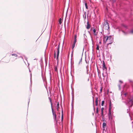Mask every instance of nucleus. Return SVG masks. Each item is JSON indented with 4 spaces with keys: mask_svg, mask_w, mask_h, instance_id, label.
<instances>
[{
    "mask_svg": "<svg viewBox=\"0 0 133 133\" xmlns=\"http://www.w3.org/2000/svg\"><path fill=\"white\" fill-rule=\"evenodd\" d=\"M90 28V24L88 22L87 23V25L86 28L87 29H89Z\"/></svg>",
    "mask_w": 133,
    "mask_h": 133,
    "instance_id": "obj_8",
    "label": "nucleus"
},
{
    "mask_svg": "<svg viewBox=\"0 0 133 133\" xmlns=\"http://www.w3.org/2000/svg\"><path fill=\"white\" fill-rule=\"evenodd\" d=\"M104 103V101H103L102 102V103H101L102 106H103Z\"/></svg>",
    "mask_w": 133,
    "mask_h": 133,
    "instance_id": "obj_16",
    "label": "nucleus"
},
{
    "mask_svg": "<svg viewBox=\"0 0 133 133\" xmlns=\"http://www.w3.org/2000/svg\"><path fill=\"white\" fill-rule=\"evenodd\" d=\"M102 90V88H101L100 89V91L101 92Z\"/></svg>",
    "mask_w": 133,
    "mask_h": 133,
    "instance_id": "obj_29",
    "label": "nucleus"
},
{
    "mask_svg": "<svg viewBox=\"0 0 133 133\" xmlns=\"http://www.w3.org/2000/svg\"><path fill=\"white\" fill-rule=\"evenodd\" d=\"M99 45H97V47H96V49L97 50H99Z\"/></svg>",
    "mask_w": 133,
    "mask_h": 133,
    "instance_id": "obj_17",
    "label": "nucleus"
},
{
    "mask_svg": "<svg viewBox=\"0 0 133 133\" xmlns=\"http://www.w3.org/2000/svg\"><path fill=\"white\" fill-rule=\"evenodd\" d=\"M51 108H52V114H53V115H54V109L52 108V107H51Z\"/></svg>",
    "mask_w": 133,
    "mask_h": 133,
    "instance_id": "obj_23",
    "label": "nucleus"
},
{
    "mask_svg": "<svg viewBox=\"0 0 133 133\" xmlns=\"http://www.w3.org/2000/svg\"><path fill=\"white\" fill-rule=\"evenodd\" d=\"M57 105L58 107L59 106V104L58 103L57 104Z\"/></svg>",
    "mask_w": 133,
    "mask_h": 133,
    "instance_id": "obj_31",
    "label": "nucleus"
},
{
    "mask_svg": "<svg viewBox=\"0 0 133 133\" xmlns=\"http://www.w3.org/2000/svg\"><path fill=\"white\" fill-rule=\"evenodd\" d=\"M82 62V59L81 58V59H80V61L79 62V64L81 62Z\"/></svg>",
    "mask_w": 133,
    "mask_h": 133,
    "instance_id": "obj_26",
    "label": "nucleus"
},
{
    "mask_svg": "<svg viewBox=\"0 0 133 133\" xmlns=\"http://www.w3.org/2000/svg\"><path fill=\"white\" fill-rule=\"evenodd\" d=\"M77 41V39H74V42L73 43H76Z\"/></svg>",
    "mask_w": 133,
    "mask_h": 133,
    "instance_id": "obj_22",
    "label": "nucleus"
},
{
    "mask_svg": "<svg viewBox=\"0 0 133 133\" xmlns=\"http://www.w3.org/2000/svg\"><path fill=\"white\" fill-rule=\"evenodd\" d=\"M122 26L123 29L122 30V32L123 33L124 35L127 34L128 32H126L124 30H126V29H127V26L124 24H123L122 25Z\"/></svg>",
    "mask_w": 133,
    "mask_h": 133,
    "instance_id": "obj_5",
    "label": "nucleus"
},
{
    "mask_svg": "<svg viewBox=\"0 0 133 133\" xmlns=\"http://www.w3.org/2000/svg\"><path fill=\"white\" fill-rule=\"evenodd\" d=\"M57 68L56 67L55 68V71H57Z\"/></svg>",
    "mask_w": 133,
    "mask_h": 133,
    "instance_id": "obj_27",
    "label": "nucleus"
},
{
    "mask_svg": "<svg viewBox=\"0 0 133 133\" xmlns=\"http://www.w3.org/2000/svg\"><path fill=\"white\" fill-rule=\"evenodd\" d=\"M12 56H14L15 57H17V55L16 54H12Z\"/></svg>",
    "mask_w": 133,
    "mask_h": 133,
    "instance_id": "obj_20",
    "label": "nucleus"
},
{
    "mask_svg": "<svg viewBox=\"0 0 133 133\" xmlns=\"http://www.w3.org/2000/svg\"><path fill=\"white\" fill-rule=\"evenodd\" d=\"M98 108L97 107L96 108V112L97 113H98Z\"/></svg>",
    "mask_w": 133,
    "mask_h": 133,
    "instance_id": "obj_24",
    "label": "nucleus"
},
{
    "mask_svg": "<svg viewBox=\"0 0 133 133\" xmlns=\"http://www.w3.org/2000/svg\"><path fill=\"white\" fill-rule=\"evenodd\" d=\"M93 32L94 36H96L97 35V32H96V30L95 29L93 30Z\"/></svg>",
    "mask_w": 133,
    "mask_h": 133,
    "instance_id": "obj_7",
    "label": "nucleus"
},
{
    "mask_svg": "<svg viewBox=\"0 0 133 133\" xmlns=\"http://www.w3.org/2000/svg\"><path fill=\"white\" fill-rule=\"evenodd\" d=\"M77 38V35H75L74 36V39H76Z\"/></svg>",
    "mask_w": 133,
    "mask_h": 133,
    "instance_id": "obj_21",
    "label": "nucleus"
},
{
    "mask_svg": "<svg viewBox=\"0 0 133 133\" xmlns=\"http://www.w3.org/2000/svg\"><path fill=\"white\" fill-rule=\"evenodd\" d=\"M59 22L60 24H61L62 23V19L61 18H60L59 19Z\"/></svg>",
    "mask_w": 133,
    "mask_h": 133,
    "instance_id": "obj_13",
    "label": "nucleus"
},
{
    "mask_svg": "<svg viewBox=\"0 0 133 133\" xmlns=\"http://www.w3.org/2000/svg\"><path fill=\"white\" fill-rule=\"evenodd\" d=\"M111 103L110 102L109 103V112L108 114V118L111 121L112 119V117L111 116Z\"/></svg>",
    "mask_w": 133,
    "mask_h": 133,
    "instance_id": "obj_2",
    "label": "nucleus"
},
{
    "mask_svg": "<svg viewBox=\"0 0 133 133\" xmlns=\"http://www.w3.org/2000/svg\"><path fill=\"white\" fill-rule=\"evenodd\" d=\"M75 43H73L72 44V50L75 47Z\"/></svg>",
    "mask_w": 133,
    "mask_h": 133,
    "instance_id": "obj_12",
    "label": "nucleus"
},
{
    "mask_svg": "<svg viewBox=\"0 0 133 133\" xmlns=\"http://www.w3.org/2000/svg\"><path fill=\"white\" fill-rule=\"evenodd\" d=\"M63 114H62V117H61V119H62L61 120L62 121L63 120Z\"/></svg>",
    "mask_w": 133,
    "mask_h": 133,
    "instance_id": "obj_19",
    "label": "nucleus"
},
{
    "mask_svg": "<svg viewBox=\"0 0 133 133\" xmlns=\"http://www.w3.org/2000/svg\"><path fill=\"white\" fill-rule=\"evenodd\" d=\"M119 82H120L121 83H122V82L121 81H119Z\"/></svg>",
    "mask_w": 133,
    "mask_h": 133,
    "instance_id": "obj_28",
    "label": "nucleus"
},
{
    "mask_svg": "<svg viewBox=\"0 0 133 133\" xmlns=\"http://www.w3.org/2000/svg\"><path fill=\"white\" fill-rule=\"evenodd\" d=\"M59 45L58 46V47L56 49V52H55L54 54V55L55 57V56L56 55L57 56V58H58V56L59 55Z\"/></svg>",
    "mask_w": 133,
    "mask_h": 133,
    "instance_id": "obj_4",
    "label": "nucleus"
},
{
    "mask_svg": "<svg viewBox=\"0 0 133 133\" xmlns=\"http://www.w3.org/2000/svg\"><path fill=\"white\" fill-rule=\"evenodd\" d=\"M85 5L86 7V8L87 9H88V5L87 3H85Z\"/></svg>",
    "mask_w": 133,
    "mask_h": 133,
    "instance_id": "obj_14",
    "label": "nucleus"
},
{
    "mask_svg": "<svg viewBox=\"0 0 133 133\" xmlns=\"http://www.w3.org/2000/svg\"><path fill=\"white\" fill-rule=\"evenodd\" d=\"M127 104L128 106L131 105V106L133 105V97L132 98V99H129V101L128 102V103Z\"/></svg>",
    "mask_w": 133,
    "mask_h": 133,
    "instance_id": "obj_6",
    "label": "nucleus"
},
{
    "mask_svg": "<svg viewBox=\"0 0 133 133\" xmlns=\"http://www.w3.org/2000/svg\"><path fill=\"white\" fill-rule=\"evenodd\" d=\"M106 126V123H103V128H105Z\"/></svg>",
    "mask_w": 133,
    "mask_h": 133,
    "instance_id": "obj_15",
    "label": "nucleus"
},
{
    "mask_svg": "<svg viewBox=\"0 0 133 133\" xmlns=\"http://www.w3.org/2000/svg\"><path fill=\"white\" fill-rule=\"evenodd\" d=\"M127 94L126 93H125L124 94V95L125 96L126 95H127Z\"/></svg>",
    "mask_w": 133,
    "mask_h": 133,
    "instance_id": "obj_30",
    "label": "nucleus"
},
{
    "mask_svg": "<svg viewBox=\"0 0 133 133\" xmlns=\"http://www.w3.org/2000/svg\"><path fill=\"white\" fill-rule=\"evenodd\" d=\"M104 110L103 108H102L101 109V116L102 117L103 116V111Z\"/></svg>",
    "mask_w": 133,
    "mask_h": 133,
    "instance_id": "obj_10",
    "label": "nucleus"
},
{
    "mask_svg": "<svg viewBox=\"0 0 133 133\" xmlns=\"http://www.w3.org/2000/svg\"><path fill=\"white\" fill-rule=\"evenodd\" d=\"M103 70H104L105 69L107 70V68L105 66V65L104 64V63L103 65Z\"/></svg>",
    "mask_w": 133,
    "mask_h": 133,
    "instance_id": "obj_11",
    "label": "nucleus"
},
{
    "mask_svg": "<svg viewBox=\"0 0 133 133\" xmlns=\"http://www.w3.org/2000/svg\"><path fill=\"white\" fill-rule=\"evenodd\" d=\"M54 116V117L55 119H56V115L55 114H54V115H53Z\"/></svg>",
    "mask_w": 133,
    "mask_h": 133,
    "instance_id": "obj_18",
    "label": "nucleus"
},
{
    "mask_svg": "<svg viewBox=\"0 0 133 133\" xmlns=\"http://www.w3.org/2000/svg\"><path fill=\"white\" fill-rule=\"evenodd\" d=\"M103 28L105 29L106 30H108L109 28V26L108 23L105 22L104 23Z\"/></svg>",
    "mask_w": 133,
    "mask_h": 133,
    "instance_id": "obj_3",
    "label": "nucleus"
},
{
    "mask_svg": "<svg viewBox=\"0 0 133 133\" xmlns=\"http://www.w3.org/2000/svg\"><path fill=\"white\" fill-rule=\"evenodd\" d=\"M130 33H131V34H133V30H131L130 31Z\"/></svg>",
    "mask_w": 133,
    "mask_h": 133,
    "instance_id": "obj_25",
    "label": "nucleus"
},
{
    "mask_svg": "<svg viewBox=\"0 0 133 133\" xmlns=\"http://www.w3.org/2000/svg\"><path fill=\"white\" fill-rule=\"evenodd\" d=\"M98 104V98L97 97L96 98V100H95V105L96 106H97Z\"/></svg>",
    "mask_w": 133,
    "mask_h": 133,
    "instance_id": "obj_9",
    "label": "nucleus"
},
{
    "mask_svg": "<svg viewBox=\"0 0 133 133\" xmlns=\"http://www.w3.org/2000/svg\"><path fill=\"white\" fill-rule=\"evenodd\" d=\"M103 40L104 43H105L107 42H108V44H109L112 43L113 42V38L111 36H106L104 37Z\"/></svg>",
    "mask_w": 133,
    "mask_h": 133,
    "instance_id": "obj_1",
    "label": "nucleus"
}]
</instances>
